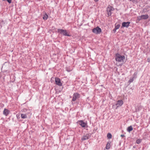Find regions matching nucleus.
Masks as SVG:
<instances>
[{
  "instance_id": "obj_1",
  "label": "nucleus",
  "mask_w": 150,
  "mask_h": 150,
  "mask_svg": "<svg viewBox=\"0 0 150 150\" xmlns=\"http://www.w3.org/2000/svg\"><path fill=\"white\" fill-rule=\"evenodd\" d=\"M125 58L124 56H121L119 54H117L116 55L115 59L116 61L118 62H123Z\"/></svg>"
},
{
  "instance_id": "obj_2",
  "label": "nucleus",
  "mask_w": 150,
  "mask_h": 150,
  "mask_svg": "<svg viewBox=\"0 0 150 150\" xmlns=\"http://www.w3.org/2000/svg\"><path fill=\"white\" fill-rule=\"evenodd\" d=\"M58 32L64 35L69 36L70 35L68 33L66 30H64L61 29H58L57 30Z\"/></svg>"
},
{
  "instance_id": "obj_3",
  "label": "nucleus",
  "mask_w": 150,
  "mask_h": 150,
  "mask_svg": "<svg viewBox=\"0 0 150 150\" xmlns=\"http://www.w3.org/2000/svg\"><path fill=\"white\" fill-rule=\"evenodd\" d=\"M92 31L93 33L96 34H98L100 33L101 32V30L98 27H97L93 29Z\"/></svg>"
},
{
  "instance_id": "obj_4",
  "label": "nucleus",
  "mask_w": 150,
  "mask_h": 150,
  "mask_svg": "<svg viewBox=\"0 0 150 150\" xmlns=\"http://www.w3.org/2000/svg\"><path fill=\"white\" fill-rule=\"evenodd\" d=\"M114 10V8L110 6H108L107 8V11L108 12V14L109 16H110L111 15V12Z\"/></svg>"
},
{
  "instance_id": "obj_5",
  "label": "nucleus",
  "mask_w": 150,
  "mask_h": 150,
  "mask_svg": "<svg viewBox=\"0 0 150 150\" xmlns=\"http://www.w3.org/2000/svg\"><path fill=\"white\" fill-rule=\"evenodd\" d=\"M79 95L78 93H74L73 94V97L72 101H74L76 100V99L79 98Z\"/></svg>"
},
{
  "instance_id": "obj_6",
  "label": "nucleus",
  "mask_w": 150,
  "mask_h": 150,
  "mask_svg": "<svg viewBox=\"0 0 150 150\" xmlns=\"http://www.w3.org/2000/svg\"><path fill=\"white\" fill-rule=\"evenodd\" d=\"M91 135L89 134H85L81 138L82 141L86 140L89 139Z\"/></svg>"
},
{
  "instance_id": "obj_7",
  "label": "nucleus",
  "mask_w": 150,
  "mask_h": 150,
  "mask_svg": "<svg viewBox=\"0 0 150 150\" xmlns=\"http://www.w3.org/2000/svg\"><path fill=\"white\" fill-rule=\"evenodd\" d=\"M55 81L56 84L59 86L62 85V83L61 82L60 79L58 78H56L55 79Z\"/></svg>"
},
{
  "instance_id": "obj_8",
  "label": "nucleus",
  "mask_w": 150,
  "mask_h": 150,
  "mask_svg": "<svg viewBox=\"0 0 150 150\" xmlns=\"http://www.w3.org/2000/svg\"><path fill=\"white\" fill-rule=\"evenodd\" d=\"M123 104V101L122 100H119L117 101V103L116 104L117 107L121 106Z\"/></svg>"
},
{
  "instance_id": "obj_9",
  "label": "nucleus",
  "mask_w": 150,
  "mask_h": 150,
  "mask_svg": "<svg viewBox=\"0 0 150 150\" xmlns=\"http://www.w3.org/2000/svg\"><path fill=\"white\" fill-rule=\"evenodd\" d=\"M130 22H124L122 23V26L124 27H128L129 25L130 24Z\"/></svg>"
},
{
  "instance_id": "obj_10",
  "label": "nucleus",
  "mask_w": 150,
  "mask_h": 150,
  "mask_svg": "<svg viewBox=\"0 0 150 150\" xmlns=\"http://www.w3.org/2000/svg\"><path fill=\"white\" fill-rule=\"evenodd\" d=\"M80 125L83 127H84L86 126V124L82 120H80L79 122Z\"/></svg>"
},
{
  "instance_id": "obj_11",
  "label": "nucleus",
  "mask_w": 150,
  "mask_h": 150,
  "mask_svg": "<svg viewBox=\"0 0 150 150\" xmlns=\"http://www.w3.org/2000/svg\"><path fill=\"white\" fill-rule=\"evenodd\" d=\"M9 113V111L6 109H4V112L3 114L5 115L6 116H7Z\"/></svg>"
},
{
  "instance_id": "obj_12",
  "label": "nucleus",
  "mask_w": 150,
  "mask_h": 150,
  "mask_svg": "<svg viewBox=\"0 0 150 150\" xmlns=\"http://www.w3.org/2000/svg\"><path fill=\"white\" fill-rule=\"evenodd\" d=\"M142 19H146L149 17V16L147 15H142Z\"/></svg>"
},
{
  "instance_id": "obj_13",
  "label": "nucleus",
  "mask_w": 150,
  "mask_h": 150,
  "mask_svg": "<svg viewBox=\"0 0 150 150\" xmlns=\"http://www.w3.org/2000/svg\"><path fill=\"white\" fill-rule=\"evenodd\" d=\"M133 128L131 126L128 127L127 129V131L129 132H130L133 130Z\"/></svg>"
},
{
  "instance_id": "obj_14",
  "label": "nucleus",
  "mask_w": 150,
  "mask_h": 150,
  "mask_svg": "<svg viewBox=\"0 0 150 150\" xmlns=\"http://www.w3.org/2000/svg\"><path fill=\"white\" fill-rule=\"evenodd\" d=\"M21 117L22 118L25 119L27 117V115L25 114H21Z\"/></svg>"
},
{
  "instance_id": "obj_15",
  "label": "nucleus",
  "mask_w": 150,
  "mask_h": 150,
  "mask_svg": "<svg viewBox=\"0 0 150 150\" xmlns=\"http://www.w3.org/2000/svg\"><path fill=\"white\" fill-rule=\"evenodd\" d=\"M48 17V16L47 15L46 13H45V15H44V16L43 17V19L46 20L47 19Z\"/></svg>"
},
{
  "instance_id": "obj_16",
  "label": "nucleus",
  "mask_w": 150,
  "mask_h": 150,
  "mask_svg": "<svg viewBox=\"0 0 150 150\" xmlns=\"http://www.w3.org/2000/svg\"><path fill=\"white\" fill-rule=\"evenodd\" d=\"M107 137L109 139H110L112 138V135L110 133H108L107 135Z\"/></svg>"
},
{
  "instance_id": "obj_17",
  "label": "nucleus",
  "mask_w": 150,
  "mask_h": 150,
  "mask_svg": "<svg viewBox=\"0 0 150 150\" xmlns=\"http://www.w3.org/2000/svg\"><path fill=\"white\" fill-rule=\"evenodd\" d=\"M110 144L109 143H107L106 146V149H109L110 148Z\"/></svg>"
},
{
  "instance_id": "obj_18",
  "label": "nucleus",
  "mask_w": 150,
  "mask_h": 150,
  "mask_svg": "<svg viewBox=\"0 0 150 150\" xmlns=\"http://www.w3.org/2000/svg\"><path fill=\"white\" fill-rule=\"evenodd\" d=\"M142 19V16H139L137 17V20L138 21H139Z\"/></svg>"
},
{
  "instance_id": "obj_19",
  "label": "nucleus",
  "mask_w": 150,
  "mask_h": 150,
  "mask_svg": "<svg viewBox=\"0 0 150 150\" xmlns=\"http://www.w3.org/2000/svg\"><path fill=\"white\" fill-rule=\"evenodd\" d=\"M141 142V140L140 139H138L137 140L136 142L137 144H139Z\"/></svg>"
},
{
  "instance_id": "obj_20",
  "label": "nucleus",
  "mask_w": 150,
  "mask_h": 150,
  "mask_svg": "<svg viewBox=\"0 0 150 150\" xmlns=\"http://www.w3.org/2000/svg\"><path fill=\"white\" fill-rule=\"evenodd\" d=\"M120 26V25L119 24H118L115 26V28L116 29H118L119 28Z\"/></svg>"
},
{
  "instance_id": "obj_21",
  "label": "nucleus",
  "mask_w": 150,
  "mask_h": 150,
  "mask_svg": "<svg viewBox=\"0 0 150 150\" xmlns=\"http://www.w3.org/2000/svg\"><path fill=\"white\" fill-rule=\"evenodd\" d=\"M134 81V78L130 79L129 81V82L130 83Z\"/></svg>"
},
{
  "instance_id": "obj_22",
  "label": "nucleus",
  "mask_w": 150,
  "mask_h": 150,
  "mask_svg": "<svg viewBox=\"0 0 150 150\" xmlns=\"http://www.w3.org/2000/svg\"><path fill=\"white\" fill-rule=\"evenodd\" d=\"M9 3H11V0H6Z\"/></svg>"
},
{
  "instance_id": "obj_23",
  "label": "nucleus",
  "mask_w": 150,
  "mask_h": 150,
  "mask_svg": "<svg viewBox=\"0 0 150 150\" xmlns=\"http://www.w3.org/2000/svg\"><path fill=\"white\" fill-rule=\"evenodd\" d=\"M117 29H115H115L113 30V31L115 33V31H116V30H117Z\"/></svg>"
},
{
  "instance_id": "obj_24",
  "label": "nucleus",
  "mask_w": 150,
  "mask_h": 150,
  "mask_svg": "<svg viewBox=\"0 0 150 150\" xmlns=\"http://www.w3.org/2000/svg\"><path fill=\"white\" fill-rule=\"evenodd\" d=\"M121 137H124V136H124V135L122 134V135H121Z\"/></svg>"
},
{
  "instance_id": "obj_25",
  "label": "nucleus",
  "mask_w": 150,
  "mask_h": 150,
  "mask_svg": "<svg viewBox=\"0 0 150 150\" xmlns=\"http://www.w3.org/2000/svg\"><path fill=\"white\" fill-rule=\"evenodd\" d=\"M94 0L96 2L98 1V0Z\"/></svg>"
},
{
  "instance_id": "obj_26",
  "label": "nucleus",
  "mask_w": 150,
  "mask_h": 150,
  "mask_svg": "<svg viewBox=\"0 0 150 150\" xmlns=\"http://www.w3.org/2000/svg\"><path fill=\"white\" fill-rule=\"evenodd\" d=\"M130 1H131L132 0H130Z\"/></svg>"
}]
</instances>
